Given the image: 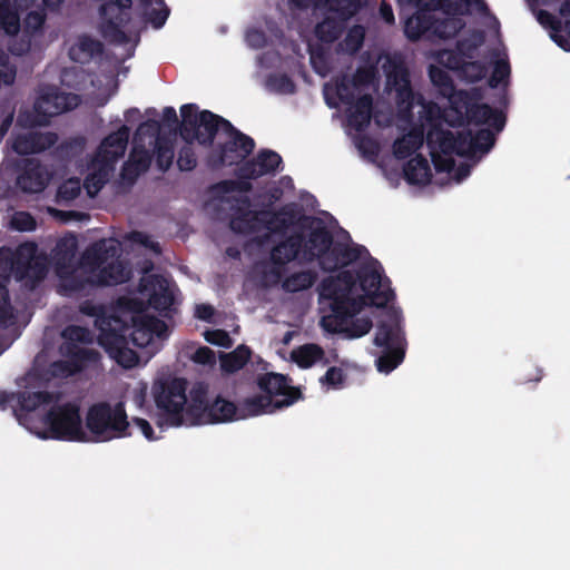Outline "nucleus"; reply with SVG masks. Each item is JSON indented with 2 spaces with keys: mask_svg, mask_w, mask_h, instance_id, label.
<instances>
[{
  "mask_svg": "<svg viewBox=\"0 0 570 570\" xmlns=\"http://www.w3.org/2000/svg\"><path fill=\"white\" fill-rule=\"evenodd\" d=\"M119 257V244L115 239L102 238L83 250L79 267L92 274L96 286L119 285L127 282L130 275V271Z\"/></svg>",
  "mask_w": 570,
  "mask_h": 570,
  "instance_id": "nucleus-1",
  "label": "nucleus"
},
{
  "mask_svg": "<svg viewBox=\"0 0 570 570\" xmlns=\"http://www.w3.org/2000/svg\"><path fill=\"white\" fill-rule=\"evenodd\" d=\"M180 137L185 142L197 141L204 147H213L218 131L224 135L234 130V125L224 117L210 110H198L196 104H185L180 107Z\"/></svg>",
  "mask_w": 570,
  "mask_h": 570,
  "instance_id": "nucleus-2",
  "label": "nucleus"
},
{
  "mask_svg": "<svg viewBox=\"0 0 570 570\" xmlns=\"http://www.w3.org/2000/svg\"><path fill=\"white\" fill-rule=\"evenodd\" d=\"M356 278L353 272L342 271L336 276H330L321 283V296L331 301L334 321L345 322L355 316L365 306L363 296H353Z\"/></svg>",
  "mask_w": 570,
  "mask_h": 570,
  "instance_id": "nucleus-3",
  "label": "nucleus"
},
{
  "mask_svg": "<svg viewBox=\"0 0 570 570\" xmlns=\"http://www.w3.org/2000/svg\"><path fill=\"white\" fill-rule=\"evenodd\" d=\"M88 441L106 442L116 438L129 436V422L122 403L111 406L108 402L92 404L86 414Z\"/></svg>",
  "mask_w": 570,
  "mask_h": 570,
  "instance_id": "nucleus-4",
  "label": "nucleus"
},
{
  "mask_svg": "<svg viewBox=\"0 0 570 570\" xmlns=\"http://www.w3.org/2000/svg\"><path fill=\"white\" fill-rule=\"evenodd\" d=\"M49 438L61 441L86 442L88 436L82 429L80 405L72 401L52 405L45 415Z\"/></svg>",
  "mask_w": 570,
  "mask_h": 570,
  "instance_id": "nucleus-5",
  "label": "nucleus"
},
{
  "mask_svg": "<svg viewBox=\"0 0 570 570\" xmlns=\"http://www.w3.org/2000/svg\"><path fill=\"white\" fill-rule=\"evenodd\" d=\"M403 340L400 320L395 313L390 314L389 321L377 324L373 342L383 348L382 354L375 361L379 372L387 374L403 362L405 356Z\"/></svg>",
  "mask_w": 570,
  "mask_h": 570,
  "instance_id": "nucleus-6",
  "label": "nucleus"
},
{
  "mask_svg": "<svg viewBox=\"0 0 570 570\" xmlns=\"http://www.w3.org/2000/svg\"><path fill=\"white\" fill-rule=\"evenodd\" d=\"M187 381L175 377L156 382L153 395L163 421L169 426H180L184 422L183 412L187 404Z\"/></svg>",
  "mask_w": 570,
  "mask_h": 570,
  "instance_id": "nucleus-7",
  "label": "nucleus"
},
{
  "mask_svg": "<svg viewBox=\"0 0 570 570\" xmlns=\"http://www.w3.org/2000/svg\"><path fill=\"white\" fill-rule=\"evenodd\" d=\"M383 69L386 77V90L395 92L399 118L404 121L412 120L415 94L411 85L409 68L402 59L389 58L383 65Z\"/></svg>",
  "mask_w": 570,
  "mask_h": 570,
  "instance_id": "nucleus-8",
  "label": "nucleus"
},
{
  "mask_svg": "<svg viewBox=\"0 0 570 570\" xmlns=\"http://www.w3.org/2000/svg\"><path fill=\"white\" fill-rule=\"evenodd\" d=\"M225 136L228 139L213 147L207 155L206 164L210 169L243 164L255 149L254 139L236 127L233 131H227Z\"/></svg>",
  "mask_w": 570,
  "mask_h": 570,
  "instance_id": "nucleus-9",
  "label": "nucleus"
},
{
  "mask_svg": "<svg viewBox=\"0 0 570 570\" xmlns=\"http://www.w3.org/2000/svg\"><path fill=\"white\" fill-rule=\"evenodd\" d=\"M415 6L419 7L417 12L406 20L404 27L406 37L412 41L421 39L429 31H434L441 38H449L454 36L462 27L461 24L458 26L455 20L439 22L431 13V11L439 8V3L434 0L431 2L424 0L421 4Z\"/></svg>",
  "mask_w": 570,
  "mask_h": 570,
  "instance_id": "nucleus-10",
  "label": "nucleus"
},
{
  "mask_svg": "<svg viewBox=\"0 0 570 570\" xmlns=\"http://www.w3.org/2000/svg\"><path fill=\"white\" fill-rule=\"evenodd\" d=\"M380 263L372 259L370 263L362 264L356 271L355 278L364 292L365 305L384 307L394 301L395 293L391 288V282L383 277L377 268Z\"/></svg>",
  "mask_w": 570,
  "mask_h": 570,
  "instance_id": "nucleus-11",
  "label": "nucleus"
},
{
  "mask_svg": "<svg viewBox=\"0 0 570 570\" xmlns=\"http://www.w3.org/2000/svg\"><path fill=\"white\" fill-rule=\"evenodd\" d=\"M167 324L151 315L141 314L131 317V325L127 332V337L136 347L148 348L153 354L157 351V342L163 341L168 335Z\"/></svg>",
  "mask_w": 570,
  "mask_h": 570,
  "instance_id": "nucleus-12",
  "label": "nucleus"
},
{
  "mask_svg": "<svg viewBox=\"0 0 570 570\" xmlns=\"http://www.w3.org/2000/svg\"><path fill=\"white\" fill-rule=\"evenodd\" d=\"M121 327H112L106 334H99L98 342L105 348L106 353L110 358L115 360L117 364L124 368H132L138 362L139 357L137 353L129 347V340L127 332L129 331V324L126 321H121Z\"/></svg>",
  "mask_w": 570,
  "mask_h": 570,
  "instance_id": "nucleus-13",
  "label": "nucleus"
},
{
  "mask_svg": "<svg viewBox=\"0 0 570 570\" xmlns=\"http://www.w3.org/2000/svg\"><path fill=\"white\" fill-rule=\"evenodd\" d=\"M78 104V95L61 92L57 87H47L35 101L33 110L38 119L32 121V125L47 124L51 117L71 110Z\"/></svg>",
  "mask_w": 570,
  "mask_h": 570,
  "instance_id": "nucleus-14",
  "label": "nucleus"
},
{
  "mask_svg": "<svg viewBox=\"0 0 570 570\" xmlns=\"http://www.w3.org/2000/svg\"><path fill=\"white\" fill-rule=\"evenodd\" d=\"M301 226L308 229L307 236L304 235L303 254L301 261L304 263H313L328 249L332 245L333 234L321 218L314 216H303Z\"/></svg>",
  "mask_w": 570,
  "mask_h": 570,
  "instance_id": "nucleus-15",
  "label": "nucleus"
},
{
  "mask_svg": "<svg viewBox=\"0 0 570 570\" xmlns=\"http://www.w3.org/2000/svg\"><path fill=\"white\" fill-rule=\"evenodd\" d=\"M291 379L279 373H265L258 375L257 386L263 391L265 396L273 399L274 396H283L282 400H274V409H283L291 406L303 397L298 387L289 385Z\"/></svg>",
  "mask_w": 570,
  "mask_h": 570,
  "instance_id": "nucleus-16",
  "label": "nucleus"
},
{
  "mask_svg": "<svg viewBox=\"0 0 570 570\" xmlns=\"http://www.w3.org/2000/svg\"><path fill=\"white\" fill-rule=\"evenodd\" d=\"M35 243H23L18 246L13 261L16 276L19 279L42 281L48 273L46 259L37 255Z\"/></svg>",
  "mask_w": 570,
  "mask_h": 570,
  "instance_id": "nucleus-17",
  "label": "nucleus"
},
{
  "mask_svg": "<svg viewBox=\"0 0 570 570\" xmlns=\"http://www.w3.org/2000/svg\"><path fill=\"white\" fill-rule=\"evenodd\" d=\"M363 253H367V249L362 245H350L333 239L332 245L325 249L317 262L322 271L335 272L358 261Z\"/></svg>",
  "mask_w": 570,
  "mask_h": 570,
  "instance_id": "nucleus-18",
  "label": "nucleus"
},
{
  "mask_svg": "<svg viewBox=\"0 0 570 570\" xmlns=\"http://www.w3.org/2000/svg\"><path fill=\"white\" fill-rule=\"evenodd\" d=\"M294 203L283 205L277 210L262 209L261 224L274 235H286L287 230L296 224L303 223V217Z\"/></svg>",
  "mask_w": 570,
  "mask_h": 570,
  "instance_id": "nucleus-19",
  "label": "nucleus"
},
{
  "mask_svg": "<svg viewBox=\"0 0 570 570\" xmlns=\"http://www.w3.org/2000/svg\"><path fill=\"white\" fill-rule=\"evenodd\" d=\"M283 164L282 157L274 150L262 149L257 155L244 161L237 169V177L256 179L264 175L275 174Z\"/></svg>",
  "mask_w": 570,
  "mask_h": 570,
  "instance_id": "nucleus-20",
  "label": "nucleus"
},
{
  "mask_svg": "<svg viewBox=\"0 0 570 570\" xmlns=\"http://www.w3.org/2000/svg\"><path fill=\"white\" fill-rule=\"evenodd\" d=\"M129 139V128L122 125L118 130L109 134L97 150V159L111 165L125 155Z\"/></svg>",
  "mask_w": 570,
  "mask_h": 570,
  "instance_id": "nucleus-21",
  "label": "nucleus"
},
{
  "mask_svg": "<svg viewBox=\"0 0 570 570\" xmlns=\"http://www.w3.org/2000/svg\"><path fill=\"white\" fill-rule=\"evenodd\" d=\"M57 274L60 278L59 292L68 297L83 295L88 288L96 286L92 274L86 273L81 267L63 272V268L58 266Z\"/></svg>",
  "mask_w": 570,
  "mask_h": 570,
  "instance_id": "nucleus-22",
  "label": "nucleus"
},
{
  "mask_svg": "<svg viewBox=\"0 0 570 570\" xmlns=\"http://www.w3.org/2000/svg\"><path fill=\"white\" fill-rule=\"evenodd\" d=\"M238 206L229 222V227L237 234L248 235L256 230L255 223H261V210H250V199L248 196L235 198Z\"/></svg>",
  "mask_w": 570,
  "mask_h": 570,
  "instance_id": "nucleus-23",
  "label": "nucleus"
},
{
  "mask_svg": "<svg viewBox=\"0 0 570 570\" xmlns=\"http://www.w3.org/2000/svg\"><path fill=\"white\" fill-rule=\"evenodd\" d=\"M304 233L295 232L277 243L271 250V262L274 265H287L301 259L303 254Z\"/></svg>",
  "mask_w": 570,
  "mask_h": 570,
  "instance_id": "nucleus-24",
  "label": "nucleus"
},
{
  "mask_svg": "<svg viewBox=\"0 0 570 570\" xmlns=\"http://www.w3.org/2000/svg\"><path fill=\"white\" fill-rule=\"evenodd\" d=\"M60 353L66 357L62 365H71L72 372H82L88 364L97 363L100 360V353L95 348L81 347L73 343H62Z\"/></svg>",
  "mask_w": 570,
  "mask_h": 570,
  "instance_id": "nucleus-25",
  "label": "nucleus"
},
{
  "mask_svg": "<svg viewBox=\"0 0 570 570\" xmlns=\"http://www.w3.org/2000/svg\"><path fill=\"white\" fill-rule=\"evenodd\" d=\"M49 181V174L40 163L29 161L17 178V186L23 191L36 194L42 191Z\"/></svg>",
  "mask_w": 570,
  "mask_h": 570,
  "instance_id": "nucleus-26",
  "label": "nucleus"
},
{
  "mask_svg": "<svg viewBox=\"0 0 570 570\" xmlns=\"http://www.w3.org/2000/svg\"><path fill=\"white\" fill-rule=\"evenodd\" d=\"M347 106V125L356 131H364L370 126L373 115L372 95L364 94Z\"/></svg>",
  "mask_w": 570,
  "mask_h": 570,
  "instance_id": "nucleus-27",
  "label": "nucleus"
},
{
  "mask_svg": "<svg viewBox=\"0 0 570 570\" xmlns=\"http://www.w3.org/2000/svg\"><path fill=\"white\" fill-rule=\"evenodd\" d=\"M468 124L489 125L497 132L503 130L505 126V116L502 111L493 109L488 104H478L470 107V111L464 118Z\"/></svg>",
  "mask_w": 570,
  "mask_h": 570,
  "instance_id": "nucleus-28",
  "label": "nucleus"
},
{
  "mask_svg": "<svg viewBox=\"0 0 570 570\" xmlns=\"http://www.w3.org/2000/svg\"><path fill=\"white\" fill-rule=\"evenodd\" d=\"M79 312L83 315L95 317V326L99 330V334H106L114 326L121 327L122 318L117 315L107 314V309L102 304H96L90 299L80 303Z\"/></svg>",
  "mask_w": 570,
  "mask_h": 570,
  "instance_id": "nucleus-29",
  "label": "nucleus"
},
{
  "mask_svg": "<svg viewBox=\"0 0 570 570\" xmlns=\"http://www.w3.org/2000/svg\"><path fill=\"white\" fill-rule=\"evenodd\" d=\"M424 139V127L414 126L405 135L395 139L392 147L393 155L399 160L406 159L422 147Z\"/></svg>",
  "mask_w": 570,
  "mask_h": 570,
  "instance_id": "nucleus-30",
  "label": "nucleus"
},
{
  "mask_svg": "<svg viewBox=\"0 0 570 570\" xmlns=\"http://www.w3.org/2000/svg\"><path fill=\"white\" fill-rule=\"evenodd\" d=\"M238 419V407L234 402L217 396L208 404L199 423H222Z\"/></svg>",
  "mask_w": 570,
  "mask_h": 570,
  "instance_id": "nucleus-31",
  "label": "nucleus"
},
{
  "mask_svg": "<svg viewBox=\"0 0 570 570\" xmlns=\"http://www.w3.org/2000/svg\"><path fill=\"white\" fill-rule=\"evenodd\" d=\"M405 180L411 185H428L432 174L428 159L421 154L411 158L403 168Z\"/></svg>",
  "mask_w": 570,
  "mask_h": 570,
  "instance_id": "nucleus-32",
  "label": "nucleus"
},
{
  "mask_svg": "<svg viewBox=\"0 0 570 570\" xmlns=\"http://www.w3.org/2000/svg\"><path fill=\"white\" fill-rule=\"evenodd\" d=\"M296 4L301 6V2L293 0ZM316 8H327L331 12L342 18V20H348L355 16L364 6L365 0H309Z\"/></svg>",
  "mask_w": 570,
  "mask_h": 570,
  "instance_id": "nucleus-33",
  "label": "nucleus"
},
{
  "mask_svg": "<svg viewBox=\"0 0 570 570\" xmlns=\"http://www.w3.org/2000/svg\"><path fill=\"white\" fill-rule=\"evenodd\" d=\"M237 407L238 419L273 413L276 410L274 409V400L263 394L245 399Z\"/></svg>",
  "mask_w": 570,
  "mask_h": 570,
  "instance_id": "nucleus-34",
  "label": "nucleus"
},
{
  "mask_svg": "<svg viewBox=\"0 0 570 570\" xmlns=\"http://www.w3.org/2000/svg\"><path fill=\"white\" fill-rule=\"evenodd\" d=\"M425 140L430 151L441 153L445 156L453 155L455 140L452 131L444 128L428 129Z\"/></svg>",
  "mask_w": 570,
  "mask_h": 570,
  "instance_id": "nucleus-35",
  "label": "nucleus"
},
{
  "mask_svg": "<svg viewBox=\"0 0 570 570\" xmlns=\"http://www.w3.org/2000/svg\"><path fill=\"white\" fill-rule=\"evenodd\" d=\"M151 164V155L144 142L134 140V147L129 155L128 163L124 167V175L132 174L134 177L146 171Z\"/></svg>",
  "mask_w": 570,
  "mask_h": 570,
  "instance_id": "nucleus-36",
  "label": "nucleus"
},
{
  "mask_svg": "<svg viewBox=\"0 0 570 570\" xmlns=\"http://www.w3.org/2000/svg\"><path fill=\"white\" fill-rule=\"evenodd\" d=\"M101 52L102 43L99 40L85 36L79 39L77 45L69 49V57L76 62L87 63Z\"/></svg>",
  "mask_w": 570,
  "mask_h": 570,
  "instance_id": "nucleus-37",
  "label": "nucleus"
},
{
  "mask_svg": "<svg viewBox=\"0 0 570 570\" xmlns=\"http://www.w3.org/2000/svg\"><path fill=\"white\" fill-rule=\"evenodd\" d=\"M55 139L53 134L19 137L13 144V149L20 155L35 154L51 146Z\"/></svg>",
  "mask_w": 570,
  "mask_h": 570,
  "instance_id": "nucleus-38",
  "label": "nucleus"
},
{
  "mask_svg": "<svg viewBox=\"0 0 570 570\" xmlns=\"http://www.w3.org/2000/svg\"><path fill=\"white\" fill-rule=\"evenodd\" d=\"M346 21L338 16H327L316 24L315 35L322 42L332 43L342 36Z\"/></svg>",
  "mask_w": 570,
  "mask_h": 570,
  "instance_id": "nucleus-39",
  "label": "nucleus"
},
{
  "mask_svg": "<svg viewBox=\"0 0 570 570\" xmlns=\"http://www.w3.org/2000/svg\"><path fill=\"white\" fill-rule=\"evenodd\" d=\"M334 322H335V327H330V325H328V326H326V328L333 333H344L346 335V337H348V338L362 337V336L366 335L373 326V322L368 316L355 317L346 326H343V325L347 321L341 322L338 320V321H334Z\"/></svg>",
  "mask_w": 570,
  "mask_h": 570,
  "instance_id": "nucleus-40",
  "label": "nucleus"
},
{
  "mask_svg": "<svg viewBox=\"0 0 570 570\" xmlns=\"http://www.w3.org/2000/svg\"><path fill=\"white\" fill-rule=\"evenodd\" d=\"M105 22L102 24V36L110 41L122 43L127 40V36L122 30V26H125L129 21V16L127 12H118L116 16H107Z\"/></svg>",
  "mask_w": 570,
  "mask_h": 570,
  "instance_id": "nucleus-41",
  "label": "nucleus"
},
{
  "mask_svg": "<svg viewBox=\"0 0 570 570\" xmlns=\"http://www.w3.org/2000/svg\"><path fill=\"white\" fill-rule=\"evenodd\" d=\"M252 351L246 345H239L230 353L220 357L222 370L226 373H235L242 370L249 361Z\"/></svg>",
  "mask_w": 570,
  "mask_h": 570,
  "instance_id": "nucleus-42",
  "label": "nucleus"
},
{
  "mask_svg": "<svg viewBox=\"0 0 570 570\" xmlns=\"http://www.w3.org/2000/svg\"><path fill=\"white\" fill-rule=\"evenodd\" d=\"M449 99L451 110L456 114V118L460 122L464 121V118L470 111V107L475 102L474 96L466 90L449 91L445 95Z\"/></svg>",
  "mask_w": 570,
  "mask_h": 570,
  "instance_id": "nucleus-43",
  "label": "nucleus"
},
{
  "mask_svg": "<svg viewBox=\"0 0 570 570\" xmlns=\"http://www.w3.org/2000/svg\"><path fill=\"white\" fill-rule=\"evenodd\" d=\"M317 279V274L314 271H301L287 276L282 287L287 293H297L311 288Z\"/></svg>",
  "mask_w": 570,
  "mask_h": 570,
  "instance_id": "nucleus-44",
  "label": "nucleus"
},
{
  "mask_svg": "<svg viewBox=\"0 0 570 570\" xmlns=\"http://www.w3.org/2000/svg\"><path fill=\"white\" fill-rule=\"evenodd\" d=\"M17 401L20 411L31 412L40 405L53 402L55 395L48 391L19 392L17 393Z\"/></svg>",
  "mask_w": 570,
  "mask_h": 570,
  "instance_id": "nucleus-45",
  "label": "nucleus"
},
{
  "mask_svg": "<svg viewBox=\"0 0 570 570\" xmlns=\"http://www.w3.org/2000/svg\"><path fill=\"white\" fill-rule=\"evenodd\" d=\"M207 386L203 383L197 384L190 391V403L187 407V412L193 415L198 422H200L208 404L207 400Z\"/></svg>",
  "mask_w": 570,
  "mask_h": 570,
  "instance_id": "nucleus-46",
  "label": "nucleus"
},
{
  "mask_svg": "<svg viewBox=\"0 0 570 570\" xmlns=\"http://www.w3.org/2000/svg\"><path fill=\"white\" fill-rule=\"evenodd\" d=\"M453 59L454 62L453 65L451 63L450 67L452 69H460L462 76L470 82L480 81L485 77L488 69L483 62L479 60L460 61L455 57H453Z\"/></svg>",
  "mask_w": 570,
  "mask_h": 570,
  "instance_id": "nucleus-47",
  "label": "nucleus"
},
{
  "mask_svg": "<svg viewBox=\"0 0 570 570\" xmlns=\"http://www.w3.org/2000/svg\"><path fill=\"white\" fill-rule=\"evenodd\" d=\"M324 351L316 344H305L293 352V360L302 368H308L322 360Z\"/></svg>",
  "mask_w": 570,
  "mask_h": 570,
  "instance_id": "nucleus-48",
  "label": "nucleus"
},
{
  "mask_svg": "<svg viewBox=\"0 0 570 570\" xmlns=\"http://www.w3.org/2000/svg\"><path fill=\"white\" fill-rule=\"evenodd\" d=\"M19 17L12 10L10 0H0V29L13 35L19 31Z\"/></svg>",
  "mask_w": 570,
  "mask_h": 570,
  "instance_id": "nucleus-49",
  "label": "nucleus"
},
{
  "mask_svg": "<svg viewBox=\"0 0 570 570\" xmlns=\"http://www.w3.org/2000/svg\"><path fill=\"white\" fill-rule=\"evenodd\" d=\"M494 144L495 132H493L489 128H482L476 130L474 134L472 132L473 156H475L478 153H489L491 148L494 146Z\"/></svg>",
  "mask_w": 570,
  "mask_h": 570,
  "instance_id": "nucleus-50",
  "label": "nucleus"
},
{
  "mask_svg": "<svg viewBox=\"0 0 570 570\" xmlns=\"http://www.w3.org/2000/svg\"><path fill=\"white\" fill-rule=\"evenodd\" d=\"M156 163L160 170L166 171L170 168L175 154L170 141L158 138L155 142Z\"/></svg>",
  "mask_w": 570,
  "mask_h": 570,
  "instance_id": "nucleus-51",
  "label": "nucleus"
},
{
  "mask_svg": "<svg viewBox=\"0 0 570 570\" xmlns=\"http://www.w3.org/2000/svg\"><path fill=\"white\" fill-rule=\"evenodd\" d=\"M61 336L65 340L63 343L91 344L94 342V335L91 331L79 325H68L62 330Z\"/></svg>",
  "mask_w": 570,
  "mask_h": 570,
  "instance_id": "nucleus-52",
  "label": "nucleus"
},
{
  "mask_svg": "<svg viewBox=\"0 0 570 570\" xmlns=\"http://www.w3.org/2000/svg\"><path fill=\"white\" fill-rule=\"evenodd\" d=\"M429 77L431 82L440 89L444 96L449 91H454V83L449 72L438 66L431 65L429 68Z\"/></svg>",
  "mask_w": 570,
  "mask_h": 570,
  "instance_id": "nucleus-53",
  "label": "nucleus"
},
{
  "mask_svg": "<svg viewBox=\"0 0 570 570\" xmlns=\"http://www.w3.org/2000/svg\"><path fill=\"white\" fill-rule=\"evenodd\" d=\"M81 191V183L79 178H69L63 181L57 190L58 202H71L76 199Z\"/></svg>",
  "mask_w": 570,
  "mask_h": 570,
  "instance_id": "nucleus-54",
  "label": "nucleus"
},
{
  "mask_svg": "<svg viewBox=\"0 0 570 570\" xmlns=\"http://www.w3.org/2000/svg\"><path fill=\"white\" fill-rule=\"evenodd\" d=\"M424 120L429 126V129H440L443 128V122L446 119L445 114L440 106L431 102L424 107Z\"/></svg>",
  "mask_w": 570,
  "mask_h": 570,
  "instance_id": "nucleus-55",
  "label": "nucleus"
},
{
  "mask_svg": "<svg viewBox=\"0 0 570 570\" xmlns=\"http://www.w3.org/2000/svg\"><path fill=\"white\" fill-rule=\"evenodd\" d=\"M177 166L181 171H190L197 166V157L193 144L186 142V145L179 149Z\"/></svg>",
  "mask_w": 570,
  "mask_h": 570,
  "instance_id": "nucleus-56",
  "label": "nucleus"
},
{
  "mask_svg": "<svg viewBox=\"0 0 570 570\" xmlns=\"http://www.w3.org/2000/svg\"><path fill=\"white\" fill-rule=\"evenodd\" d=\"M455 145L453 154L461 157H473L472 131H461L454 135Z\"/></svg>",
  "mask_w": 570,
  "mask_h": 570,
  "instance_id": "nucleus-57",
  "label": "nucleus"
},
{
  "mask_svg": "<svg viewBox=\"0 0 570 570\" xmlns=\"http://www.w3.org/2000/svg\"><path fill=\"white\" fill-rule=\"evenodd\" d=\"M159 131L160 122L156 119H147L138 126L134 140L144 142L142 137H149L156 141L158 138H161Z\"/></svg>",
  "mask_w": 570,
  "mask_h": 570,
  "instance_id": "nucleus-58",
  "label": "nucleus"
},
{
  "mask_svg": "<svg viewBox=\"0 0 570 570\" xmlns=\"http://www.w3.org/2000/svg\"><path fill=\"white\" fill-rule=\"evenodd\" d=\"M365 30L362 26H354L351 28L344 39V45L347 51L356 53L363 46Z\"/></svg>",
  "mask_w": 570,
  "mask_h": 570,
  "instance_id": "nucleus-59",
  "label": "nucleus"
},
{
  "mask_svg": "<svg viewBox=\"0 0 570 570\" xmlns=\"http://www.w3.org/2000/svg\"><path fill=\"white\" fill-rule=\"evenodd\" d=\"M174 303V295L173 292L168 288V286H159V291L155 292L150 296V304L156 309H167L169 308Z\"/></svg>",
  "mask_w": 570,
  "mask_h": 570,
  "instance_id": "nucleus-60",
  "label": "nucleus"
},
{
  "mask_svg": "<svg viewBox=\"0 0 570 570\" xmlns=\"http://www.w3.org/2000/svg\"><path fill=\"white\" fill-rule=\"evenodd\" d=\"M159 6L160 8L150 9L145 13L146 21L155 29H160L166 23L170 13L169 8L165 3Z\"/></svg>",
  "mask_w": 570,
  "mask_h": 570,
  "instance_id": "nucleus-61",
  "label": "nucleus"
},
{
  "mask_svg": "<svg viewBox=\"0 0 570 570\" xmlns=\"http://www.w3.org/2000/svg\"><path fill=\"white\" fill-rule=\"evenodd\" d=\"M269 85L281 94H294L296 91L295 82L286 75H276L268 78Z\"/></svg>",
  "mask_w": 570,
  "mask_h": 570,
  "instance_id": "nucleus-62",
  "label": "nucleus"
},
{
  "mask_svg": "<svg viewBox=\"0 0 570 570\" xmlns=\"http://www.w3.org/2000/svg\"><path fill=\"white\" fill-rule=\"evenodd\" d=\"M12 226L20 232H31L37 227L36 219L28 212H19L12 218Z\"/></svg>",
  "mask_w": 570,
  "mask_h": 570,
  "instance_id": "nucleus-63",
  "label": "nucleus"
},
{
  "mask_svg": "<svg viewBox=\"0 0 570 570\" xmlns=\"http://www.w3.org/2000/svg\"><path fill=\"white\" fill-rule=\"evenodd\" d=\"M204 337L208 343H210L213 345H217V346H222V347H226V348L230 347V345H232V338L225 330H220V328L207 330L204 333Z\"/></svg>",
  "mask_w": 570,
  "mask_h": 570,
  "instance_id": "nucleus-64",
  "label": "nucleus"
}]
</instances>
